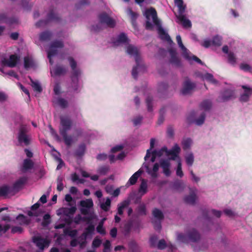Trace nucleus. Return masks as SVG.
I'll return each instance as SVG.
<instances>
[{
    "label": "nucleus",
    "instance_id": "obj_1",
    "mask_svg": "<svg viewBox=\"0 0 252 252\" xmlns=\"http://www.w3.org/2000/svg\"><path fill=\"white\" fill-rule=\"evenodd\" d=\"M145 16L146 18L145 23V28L146 30H152L153 29V25L150 22L151 17H152L154 24L158 27V32L160 38L162 40H165L169 43L172 42V40L170 36L162 28L160 21L158 18L157 11L155 8H150L147 9L145 12Z\"/></svg>",
    "mask_w": 252,
    "mask_h": 252
},
{
    "label": "nucleus",
    "instance_id": "obj_2",
    "mask_svg": "<svg viewBox=\"0 0 252 252\" xmlns=\"http://www.w3.org/2000/svg\"><path fill=\"white\" fill-rule=\"evenodd\" d=\"M60 125L61 126L59 128L60 133L65 145L70 146L73 142V139L71 135H67V132L72 127V121L68 116H62L60 117Z\"/></svg>",
    "mask_w": 252,
    "mask_h": 252
},
{
    "label": "nucleus",
    "instance_id": "obj_3",
    "mask_svg": "<svg viewBox=\"0 0 252 252\" xmlns=\"http://www.w3.org/2000/svg\"><path fill=\"white\" fill-rule=\"evenodd\" d=\"M200 233L194 228H192L187 231V234L178 233V241L188 244L189 241L196 243L200 239Z\"/></svg>",
    "mask_w": 252,
    "mask_h": 252
},
{
    "label": "nucleus",
    "instance_id": "obj_4",
    "mask_svg": "<svg viewBox=\"0 0 252 252\" xmlns=\"http://www.w3.org/2000/svg\"><path fill=\"white\" fill-rule=\"evenodd\" d=\"M126 53L128 55L130 56H133L134 57L136 65L135 66L133 67L131 73L134 79H136L138 75L137 69L141 66V58L138 49L134 46L132 45H129L127 46L126 48Z\"/></svg>",
    "mask_w": 252,
    "mask_h": 252
},
{
    "label": "nucleus",
    "instance_id": "obj_5",
    "mask_svg": "<svg viewBox=\"0 0 252 252\" xmlns=\"http://www.w3.org/2000/svg\"><path fill=\"white\" fill-rule=\"evenodd\" d=\"M99 21L101 24H105L108 27L113 28L115 26L114 20L111 18L106 12H102L98 16Z\"/></svg>",
    "mask_w": 252,
    "mask_h": 252
},
{
    "label": "nucleus",
    "instance_id": "obj_6",
    "mask_svg": "<svg viewBox=\"0 0 252 252\" xmlns=\"http://www.w3.org/2000/svg\"><path fill=\"white\" fill-rule=\"evenodd\" d=\"M67 59L69 63L70 66L72 70V74L71 77L72 82H74L76 81L77 82H78V77L80 74V71L79 69L77 68V63L74 60L73 58L72 57H69Z\"/></svg>",
    "mask_w": 252,
    "mask_h": 252
},
{
    "label": "nucleus",
    "instance_id": "obj_7",
    "mask_svg": "<svg viewBox=\"0 0 252 252\" xmlns=\"http://www.w3.org/2000/svg\"><path fill=\"white\" fill-rule=\"evenodd\" d=\"M18 140L20 143H24L25 145L28 146L30 144V139L27 134V128L24 126H21L18 136Z\"/></svg>",
    "mask_w": 252,
    "mask_h": 252
},
{
    "label": "nucleus",
    "instance_id": "obj_8",
    "mask_svg": "<svg viewBox=\"0 0 252 252\" xmlns=\"http://www.w3.org/2000/svg\"><path fill=\"white\" fill-rule=\"evenodd\" d=\"M32 242L41 250H43L45 248L48 247L50 244V241L41 236H34L32 238Z\"/></svg>",
    "mask_w": 252,
    "mask_h": 252
},
{
    "label": "nucleus",
    "instance_id": "obj_9",
    "mask_svg": "<svg viewBox=\"0 0 252 252\" xmlns=\"http://www.w3.org/2000/svg\"><path fill=\"white\" fill-rule=\"evenodd\" d=\"M80 205L82 207L80 209L81 214L84 215H87L89 213V209L93 207L94 204L91 199H88L85 200L80 201Z\"/></svg>",
    "mask_w": 252,
    "mask_h": 252
},
{
    "label": "nucleus",
    "instance_id": "obj_10",
    "mask_svg": "<svg viewBox=\"0 0 252 252\" xmlns=\"http://www.w3.org/2000/svg\"><path fill=\"white\" fill-rule=\"evenodd\" d=\"M168 52L170 55V63L177 67L181 66V63L180 60L177 57V53L176 49L171 48L168 49Z\"/></svg>",
    "mask_w": 252,
    "mask_h": 252
},
{
    "label": "nucleus",
    "instance_id": "obj_11",
    "mask_svg": "<svg viewBox=\"0 0 252 252\" xmlns=\"http://www.w3.org/2000/svg\"><path fill=\"white\" fill-rule=\"evenodd\" d=\"M195 85L191 83L190 80L187 77L186 78L183 85V88L181 93L183 94L186 95L190 93L191 91L195 88Z\"/></svg>",
    "mask_w": 252,
    "mask_h": 252
},
{
    "label": "nucleus",
    "instance_id": "obj_12",
    "mask_svg": "<svg viewBox=\"0 0 252 252\" xmlns=\"http://www.w3.org/2000/svg\"><path fill=\"white\" fill-rule=\"evenodd\" d=\"M242 88L244 90V91L241 94L239 100L241 102H247L249 100L250 96L252 94V89L245 85H243Z\"/></svg>",
    "mask_w": 252,
    "mask_h": 252
},
{
    "label": "nucleus",
    "instance_id": "obj_13",
    "mask_svg": "<svg viewBox=\"0 0 252 252\" xmlns=\"http://www.w3.org/2000/svg\"><path fill=\"white\" fill-rule=\"evenodd\" d=\"M232 96L233 93L231 90H225L220 93L217 100L219 102H225L230 100Z\"/></svg>",
    "mask_w": 252,
    "mask_h": 252
},
{
    "label": "nucleus",
    "instance_id": "obj_14",
    "mask_svg": "<svg viewBox=\"0 0 252 252\" xmlns=\"http://www.w3.org/2000/svg\"><path fill=\"white\" fill-rule=\"evenodd\" d=\"M181 151V149L178 144H176L174 145L173 147L170 150L167 151L166 155L171 156L170 159L175 160L177 158H179L178 154Z\"/></svg>",
    "mask_w": 252,
    "mask_h": 252
},
{
    "label": "nucleus",
    "instance_id": "obj_15",
    "mask_svg": "<svg viewBox=\"0 0 252 252\" xmlns=\"http://www.w3.org/2000/svg\"><path fill=\"white\" fill-rule=\"evenodd\" d=\"M19 58L15 55H11L9 57L8 60H4L2 61V63L3 65H6L10 67H14L16 66Z\"/></svg>",
    "mask_w": 252,
    "mask_h": 252
},
{
    "label": "nucleus",
    "instance_id": "obj_16",
    "mask_svg": "<svg viewBox=\"0 0 252 252\" xmlns=\"http://www.w3.org/2000/svg\"><path fill=\"white\" fill-rule=\"evenodd\" d=\"M27 181V178L25 177L20 178L17 181H16L13 185V190L16 191H19L22 189Z\"/></svg>",
    "mask_w": 252,
    "mask_h": 252
},
{
    "label": "nucleus",
    "instance_id": "obj_17",
    "mask_svg": "<svg viewBox=\"0 0 252 252\" xmlns=\"http://www.w3.org/2000/svg\"><path fill=\"white\" fill-rule=\"evenodd\" d=\"M177 18L184 28H187L191 27V24L190 21L189 19H187L183 14H179V15L177 16Z\"/></svg>",
    "mask_w": 252,
    "mask_h": 252
},
{
    "label": "nucleus",
    "instance_id": "obj_18",
    "mask_svg": "<svg viewBox=\"0 0 252 252\" xmlns=\"http://www.w3.org/2000/svg\"><path fill=\"white\" fill-rule=\"evenodd\" d=\"M53 34L52 32L49 31H46L41 32L39 35V39L41 41H47L50 40Z\"/></svg>",
    "mask_w": 252,
    "mask_h": 252
},
{
    "label": "nucleus",
    "instance_id": "obj_19",
    "mask_svg": "<svg viewBox=\"0 0 252 252\" xmlns=\"http://www.w3.org/2000/svg\"><path fill=\"white\" fill-rule=\"evenodd\" d=\"M143 173V170L141 169H139L137 172L134 173L129 178L128 180V182L130 185H133L136 184L137 182L138 178L140 176V175Z\"/></svg>",
    "mask_w": 252,
    "mask_h": 252
},
{
    "label": "nucleus",
    "instance_id": "obj_20",
    "mask_svg": "<svg viewBox=\"0 0 252 252\" xmlns=\"http://www.w3.org/2000/svg\"><path fill=\"white\" fill-rule=\"evenodd\" d=\"M159 169V165L158 163H155L152 170L147 166V172L153 178H156L158 177L157 172Z\"/></svg>",
    "mask_w": 252,
    "mask_h": 252
},
{
    "label": "nucleus",
    "instance_id": "obj_21",
    "mask_svg": "<svg viewBox=\"0 0 252 252\" xmlns=\"http://www.w3.org/2000/svg\"><path fill=\"white\" fill-rule=\"evenodd\" d=\"M40 206L39 202H36L34 204L32 205L31 207V211H29L27 212V215L30 217H38L39 214L37 212H34Z\"/></svg>",
    "mask_w": 252,
    "mask_h": 252
},
{
    "label": "nucleus",
    "instance_id": "obj_22",
    "mask_svg": "<svg viewBox=\"0 0 252 252\" xmlns=\"http://www.w3.org/2000/svg\"><path fill=\"white\" fill-rule=\"evenodd\" d=\"M53 71L55 76H60L64 75L67 72V69L62 65H59L54 68Z\"/></svg>",
    "mask_w": 252,
    "mask_h": 252
},
{
    "label": "nucleus",
    "instance_id": "obj_23",
    "mask_svg": "<svg viewBox=\"0 0 252 252\" xmlns=\"http://www.w3.org/2000/svg\"><path fill=\"white\" fill-rule=\"evenodd\" d=\"M33 166V162L32 160L30 159H25L23 162L22 170L23 172H26V171L32 168Z\"/></svg>",
    "mask_w": 252,
    "mask_h": 252
},
{
    "label": "nucleus",
    "instance_id": "obj_24",
    "mask_svg": "<svg viewBox=\"0 0 252 252\" xmlns=\"http://www.w3.org/2000/svg\"><path fill=\"white\" fill-rule=\"evenodd\" d=\"M130 204V200L129 199L125 200L118 205V214L119 215L123 214V210L124 208L128 206Z\"/></svg>",
    "mask_w": 252,
    "mask_h": 252
},
{
    "label": "nucleus",
    "instance_id": "obj_25",
    "mask_svg": "<svg viewBox=\"0 0 252 252\" xmlns=\"http://www.w3.org/2000/svg\"><path fill=\"white\" fill-rule=\"evenodd\" d=\"M196 199V195L194 193H190L189 195H187L184 198V201L186 203L193 205Z\"/></svg>",
    "mask_w": 252,
    "mask_h": 252
},
{
    "label": "nucleus",
    "instance_id": "obj_26",
    "mask_svg": "<svg viewBox=\"0 0 252 252\" xmlns=\"http://www.w3.org/2000/svg\"><path fill=\"white\" fill-rule=\"evenodd\" d=\"M175 5L178 7L179 14H183L186 8L183 0H174Z\"/></svg>",
    "mask_w": 252,
    "mask_h": 252
},
{
    "label": "nucleus",
    "instance_id": "obj_27",
    "mask_svg": "<svg viewBox=\"0 0 252 252\" xmlns=\"http://www.w3.org/2000/svg\"><path fill=\"white\" fill-rule=\"evenodd\" d=\"M128 38L125 33H121L117 37L116 41L114 44L118 45L119 43H124L128 41Z\"/></svg>",
    "mask_w": 252,
    "mask_h": 252
},
{
    "label": "nucleus",
    "instance_id": "obj_28",
    "mask_svg": "<svg viewBox=\"0 0 252 252\" xmlns=\"http://www.w3.org/2000/svg\"><path fill=\"white\" fill-rule=\"evenodd\" d=\"M147 180L145 179H142L141 183L140 185V187L138 189V191L142 193V195H144L147 192Z\"/></svg>",
    "mask_w": 252,
    "mask_h": 252
},
{
    "label": "nucleus",
    "instance_id": "obj_29",
    "mask_svg": "<svg viewBox=\"0 0 252 252\" xmlns=\"http://www.w3.org/2000/svg\"><path fill=\"white\" fill-rule=\"evenodd\" d=\"M76 206H73L70 208H63V213L66 216L69 217L70 215H73L76 211Z\"/></svg>",
    "mask_w": 252,
    "mask_h": 252
},
{
    "label": "nucleus",
    "instance_id": "obj_30",
    "mask_svg": "<svg viewBox=\"0 0 252 252\" xmlns=\"http://www.w3.org/2000/svg\"><path fill=\"white\" fill-rule=\"evenodd\" d=\"M86 145L84 143H82L79 145L77 149L75 152V155L78 157H82L84 155L86 151Z\"/></svg>",
    "mask_w": 252,
    "mask_h": 252
},
{
    "label": "nucleus",
    "instance_id": "obj_31",
    "mask_svg": "<svg viewBox=\"0 0 252 252\" xmlns=\"http://www.w3.org/2000/svg\"><path fill=\"white\" fill-rule=\"evenodd\" d=\"M95 228L94 225L90 223L87 227L86 228L85 231L82 234V236L86 237L89 235H91L94 233Z\"/></svg>",
    "mask_w": 252,
    "mask_h": 252
},
{
    "label": "nucleus",
    "instance_id": "obj_32",
    "mask_svg": "<svg viewBox=\"0 0 252 252\" xmlns=\"http://www.w3.org/2000/svg\"><path fill=\"white\" fill-rule=\"evenodd\" d=\"M129 251L130 252H140V249L136 244L133 241L130 242L128 243Z\"/></svg>",
    "mask_w": 252,
    "mask_h": 252
},
{
    "label": "nucleus",
    "instance_id": "obj_33",
    "mask_svg": "<svg viewBox=\"0 0 252 252\" xmlns=\"http://www.w3.org/2000/svg\"><path fill=\"white\" fill-rule=\"evenodd\" d=\"M212 105V103L211 101L208 99H206L204 100L201 103L200 107L201 109L207 111L211 109Z\"/></svg>",
    "mask_w": 252,
    "mask_h": 252
},
{
    "label": "nucleus",
    "instance_id": "obj_34",
    "mask_svg": "<svg viewBox=\"0 0 252 252\" xmlns=\"http://www.w3.org/2000/svg\"><path fill=\"white\" fill-rule=\"evenodd\" d=\"M173 187L177 190H181L184 189L185 185L182 181L177 180L173 182Z\"/></svg>",
    "mask_w": 252,
    "mask_h": 252
},
{
    "label": "nucleus",
    "instance_id": "obj_35",
    "mask_svg": "<svg viewBox=\"0 0 252 252\" xmlns=\"http://www.w3.org/2000/svg\"><path fill=\"white\" fill-rule=\"evenodd\" d=\"M153 216L159 220H161L164 219V216L162 212L157 208H155L153 211Z\"/></svg>",
    "mask_w": 252,
    "mask_h": 252
},
{
    "label": "nucleus",
    "instance_id": "obj_36",
    "mask_svg": "<svg viewBox=\"0 0 252 252\" xmlns=\"http://www.w3.org/2000/svg\"><path fill=\"white\" fill-rule=\"evenodd\" d=\"M58 53V50L55 48H52L50 47L49 50L47 52L48 58L49 60V63L52 64L53 62L52 60V58L56 55Z\"/></svg>",
    "mask_w": 252,
    "mask_h": 252
},
{
    "label": "nucleus",
    "instance_id": "obj_37",
    "mask_svg": "<svg viewBox=\"0 0 252 252\" xmlns=\"http://www.w3.org/2000/svg\"><path fill=\"white\" fill-rule=\"evenodd\" d=\"M109 169L110 168L108 165H102L98 168L97 172L100 175H105L108 173Z\"/></svg>",
    "mask_w": 252,
    "mask_h": 252
},
{
    "label": "nucleus",
    "instance_id": "obj_38",
    "mask_svg": "<svg viewBox=\"0 0 252 252\" xmlns=\"http://www.w3.org/2000/svg\"><path fill=\"white\" fill-rule=\"evenodd\" d=\"M24 67L27 69L33 65V62L31 58L29 57H25L24 58Z\"/></svg>",
    "mask_w": 252,
    "mask_h": 252
},
{
    "label": "nucleus",
    "instance_id": "obj_39",
    "mask_svg": "<svg viewBox=\"0 0 252 252\" xmlns=\"http://www.w3.org/2000/svg\"><path fill=\"white\" fill-rule=\"evenodd\" d=\"M47 18L49 21L54 20L56 21H58L60 19L58 15L54 12L53 9L50 10L47 15Z\"/></svg>",
    "mask_w": 252,
    "mask_h": 252
},
{
    "label": "nucleus",
    "instance_id": "obj_40",
    "mask_svg": "<svg viewBox=\"0 0 252 252\" xmlns=\"http://www.w3.org/2000/svg\"><path fill=\"white\" fill-rule=\"evenodd\" d=\"M51 216L49 214H46L43 217L41 225L43 227H46L51 223Z\"/></svg>",
    "mask_w": 252,
    "mask_h": 252
},
{
    "label": "nucleus",
    "instance_id": "obj_41",
    "mask_svg": "<svg viewBox=\"0 0 252 252\" xmlns=\"http://www.w3.org/2000/svg\"><path fill=\"white\" fill-rule=\"evenodd\" d=\"M105 220V219H103L102 220H101L96 227L97 232L101 235H105L106 234L105 229L103 227V221Z\"/></svg>",
    "mask_w": 252,
    "mask_h": 252
},
{
    "label": "nucleus",
    "instance_id": "obj_42",
    "mask_svg": "<svg viewBox=\"0 0 252 252\" xmlns=\"http://www.w3.org/2000/svg\"><path fill=\"white\" fill-rule=\"evenodd\" d=\"M50 46L52 48H62L64 46V44L62 40H55L51 42Z\"/></svg>",
    "mask_w": 252,
    "mask_h": 252
},
{
    "label": "nucleus",
    "instance_id": "obj_43",
    "mask_svg": "<svg viewBox=\"0 0 252 252\" xmlns=\"http://www.w3.org/2000/svg\"><path fill=\"white\" fill-rule=\"evenodd\" d=\"M132 226V224L131 222H128L125 224L123 228V231L125 235H127L129 234Z\"/></svg>",
    "mask_w": 252,
    "mask_h": 252
},
{
    "label": "nucleus",
    "instance_id": "obj_44",
    "mask_svg": "<svg viewBox=\"0 0 252 252\" xmlns=\"http://www.w3.org/2000/svg\"><path fill=\"white\" fill-rule=\"evenodd\" d=\"M186 163L188 166L192 165L194 161V156L192 153H189L185 157Z\"/></svg>",
    "mask_w": 252,
    "mask_h": 252
},
{
    "label": "nucleus",
    "instance_id": "obj_45",
    "mask_svg": "<svg viewBox=\"0 0 252 252\" xmlns=\"http://www.w3.org/2000/svg\"><path fill=\"white\" fill-rule=\"evenodd\" d=\"M10 188L8 186H3L0 187V196H5L10 191Z\"/></svg>",
    "mask_w": 252,
    "mask_h": 252
},
{
    "label": "nucleus",
    "instance_id": "obj_46",
    "mask_svg": "<svg viewBox=\"0 0 252 252\" xmlns=\"http://www.w3.org/2000/svg\"><path fill=\"white\" fill-rule=\"evenodd\" d=\"M128 14L130 16L132 24L133 25L137 18L138 14L137 13L133 11L130 8L128 9Z\"/></svg>",
    "mask_w": 252,
    "mask_h": 252
},
{
    "label": "nucleus",
    "instance_id": "obj_47",
    "mask_svg": "<svg viewBox=\"0 0 252 252\" xmlns=\"http://www.w3.org/2000/svg\"><path fill=\"white\" fill-rule=\"evenodd\" d=\"M228 62L232 65H235L236 63V58L233 52H229L228 54Z\"/></svg>",
    "mask_w": 252,
    "mask_h": 252
},
{
    "label": "nucleus",
    "instance_id": "obj_48",
    "mask_svg": "<svg viewBox=\"0 0 252 252\" xmlns=\"http://www.w3.org/2000/svg\"><path fill=\"white\" fill-rule=\"evenodd\" d=\"M221 38L216 35L213 38L212 40V44L215 46H220L221 45Z\"/></svg>",
    "mask_w": 252,
    "mask_h": 252
},
{
    "label": "nucleus",
    "instance_id": "obj_49",
    "mask_svg": "<svg viewBox=\"0 0 252 252\" xmlns=\"http://www.w3.org/2000/svg\"><path fill=\"white\" fill-rule=\"evenodd\" d=\"M153 97L151 96H148L146 99V103L147 106L148 111L151 112L153 111Z\"/></svg>",
    "mask_w": 252,
    "mask_h": 252
},
{
    "label": "nucleus",
    "instance_id": "obj_50",
    "mask_svg": "<svg viewBox=\"0 0 252 252\" xmlns=\"http://www.w3.org/2000/svg\"><path fill=\"white\" fill-rule=\"evenodd\" d=\"M111 205V200L109 198H107L105 203H103L100 205V208L105 211H107Z\"/></svg>",
    "mask_w": 252,
    "mask_h": 252
},
{
    "label": "nucleus",
    "instance_id": "obj_51",
    "mask_svg": "<svg viewBox=\"0 0 252 252\" xmlns=\"http://www.w3.org/2000/svg\"><path fill=\"white\" fill-rule=\"evenodd\" d=\"M177 176L182 178L184 176V173L182 169V163L180 159L178 161L177 168L176 169Z\"/></svg>",
    "mask_w": 252,
    "mask_h": 252
},
{
    "label": "nucleus",
    "instance_id": "obj_52",
    "mask_svg": "<svg viewBox=\"0 0 252 252\" xmlns=\"http://www.w3.org/2000/svg\"><path fill=\"white\" fill-rule=\"evenodd\" d=\"M204 78L208 81L214 84H217L218 83V81L216 79L214 78V76L212 74L210 73H206L204 76Z\"/></svg>",
    "mask_w": 252,
    "mask_h": 252
},
{
    "label": "nucleus",
    "instance_id": "obj_53",
    "mask_svg": "<svg viewBox=\"0 0 252 252\" xmlns=\"http://www.w3.org/2000/svg\"><path fill=\"white\" fill-rule=\"evenodd\" d=\"M32 86L35 92L41 93L42 91L41 86L37 82H34L32 80Z\"/></svg>",
    "mask_w": 252,
    "mask_h": 252
},
{
    "label": "nucleus",
    "instance_id": "obj_54",
    "mask_svg": "<svg viewBox=\"0 0 252 252\" xmlns=\"http://www.w3.org/2000/svg\"><path fill=\"white\" fill-rule=\"evenodd\" d=\"M191 142V139L189 138L184 139L182 142L183 148L184 150H187L189 149L190 146Z\"/></svg>",
    "mask_w": 252,
    "mask_h": 252
},
{
    "label": "nucleus",
    "instance_id": "obj_55",
    "mask_svg": "<svg viewBox=\"0 0 252 252\" xmlns=\"http://www.w3.org/2000/svg\"><path fill=\"white\" fill-rule=\"evenodd\" d=\"M165 112V110L164 108L160 109L159 111V116L157 122V124L158 125H161L162 123H163L164 120V114Z\"/></svg>",
    "mask_w": 252,
    "mask_h": 252
},
{
    "label": "nucleus",
    "instance_id": "obj_56",
    "mask_svg": "<svg viewBox=\"0 0 252 252\" xmlns=\"http://www.w3.org/2000/svg\"><path fill=\"white\" fill-rule=\"evenodd\" d=\"M16 220H21L22 222L26 224H29L30 222V220L23 214H19L17 217Z\"/></svg>",
    "mask_w": 252,
    "mask_h": 252
},
{
    "label": "nucleus",
    "instance_id": "obj_57",
    "mask_svg": "<svg viewBox=\"0 0 252 252\" xmlns=\"http://www.w3.org/2000/svg\"><path fill=\"white\" fill-rule=\"evenodd\" d=\"M181 49L182 51V55L184 57V58L188 61H190L191 57L189 56V51L186 48L185 46L184 49L183 48H181Z\"/></svg>",
    "mask_w": 252,
    "mask_h": 252
},
{
    "label": "nucleus",
    "instance_id": "obj_58",
    "mask_svg": "<svg viewBox=\"0 0 252 252\" xmlns=\"http://www.w3.org/2000/svg\"><path fill=\"white\" fill-rule=\"evenodd\" d=\"M64 233L68 235L71 237H75L77 234V231L76 229L70 230L69 229H65L64 230Z\"/></svg>",
    "mask_w": 252,
    "mask_h": 252
},
{
    "label": "nucleus",
    "instance_id": "obj_59",
    "mask_svg": "<svg viewBox=\"0 0 252 252\" xmlns=\"http://www.w3.org/2000/svg\"><path fill=\"white\" fill-rule=\"evenodd\" d=\"M58 104L62 108H65L68 106V102L63 98H59L58 99Z\"/></svg>",
    "mask_w": 252,
    "mask_h": 252
},
{
    "label": "nucleus",
    "instance_id": "obj_60",
    "mask_svg": "<svg viewBox=\"0 0 252 252\" xmlns=\"http://www.w3.org/2000/svg\"><path fill=\"white\" fill-rule=\"evenodd\" d=\"M205 116V113H202L199 118L195 120V124L198 126L202 125L204 122Z\"/></svg>",
    "mask_w": 252,
    "mask_h": 252
},
{
    "label": "nucleus",
    "instance_id": "obj_61",
    "mask_svg": "<svg viewBox=\"0 0 252 252\" xmlns=\"http://www.w3.org/2000/svg\"><path fill=\"white\" fill-rule=\"evenodd\" d=\"M168 87V85L166 83L161 82L158 84V91L160 93L163 92L167 89Z\"/></svg>",
    "mask_w": 252,
    "mask_h": 252
},
{
    "label": "nucleus",
    "instance_id": "obj_62",
    "mask_svg": "<svg viewBox=\"0 0 252 252\" xmlns=\"http://www.w3.org/2000/svg\"><path fill=\"white\" fill-rule=\"evenodd\" d=\"M154 153L156 154L158 157H160L162 156L164 152H165L166 154L167 153V148L166 147H162L161 149L159 150H154Z\"/></svg>",
    "mask_w": 252,
    "mask_h": 252
},
{
    "label": "nucleus",
    "instance_id": "obj_63",
    "mask_svg": "<svg viewBox=\"0 0 252 252\" xmlns=\"http://www.w3.org/2000/svg\"><path fill=\"white\" fill-rule=\"evenodd\" d=\"M138 212L140 215H146V209L145 205L144 204L140 205L138 207Z\"/></svg>",
    "mask_w": 252,
    "mask_h": 252
},
{
    "label": "nucleus",
    "instance_id": "obj_64",
    "mask_svg": "<svg viewBox=\"0 0 252 252\" xmlns=\"http://www.w3.org/2000/svg\"><path fill=\"white\" fill-rule=\"evenodd\" d=\"M160 166L162 169L170 167V162L168 160L162 159L160 161Z\"/></svg>",
    "mask_w": 252,
    "mask_h": 252
}]
</instances>
